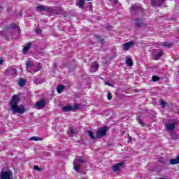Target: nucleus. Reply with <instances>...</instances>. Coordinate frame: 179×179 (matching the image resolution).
Returning <instances> with one entry per match:
<instances>
[{
    "mask_svg": "<svg viewBox=\"0 0 179 179\" xmlns=\"http://www.w3.org/2000/svg\"><path fill=\"white\" fill-rule=\"evenodd\" d=\"M19 95H14L11 98V101H10V111H12L13 114H23L25 111L24 106L23 105H17L20 101Z\"/></svg>",
    "mask_w": 179,
    "mask_h": 179,
    "instance_id": "nucleus-1",
    "label": "nucleus"
},
{
    "mask_svg": "<svg viewBox=\"0 0 179 179\" xmlns=\"http://www.w3.org/2000/svg\"><path fill=\"white\" fill-rule=\"evenodd\" d=\"M108 131V129L104 127L98 130L96 134V136L93 135L92 131H88V135L91 138V139H96V138H101V136H104L106 134H107Z\"/></svg>",
    "mask_w": 179,
    "mask_h": 179,
    "instance_id": "nucleus-2",
    "label": "nucleus"
},
{
    "mask_svg": "<svg viewBox=\"0 0 179 179\" xmlns=\"http://www.w3.org/2000/svg\"><path fill=\"white\" fill-rule=\"evenodd\" d=\"M27 71L30 72L31 73H36V72H38L41 69V64H38L37 68H34L33 65V61L27 60L26 62Z\"/></svg>",
    "mask_w": 179,
    "mask_h": 179,
    "instance_id": "nucleus-3",
    "label": "nucleus"
},
{
    "mask_svg": "<svg viewBox=\"0 0 179 179\" xmlns=\"http://www.w3.org/2000/svg\"><path fill=\"white\" fill-rule=\"evenodd\" d=\"M13 175L10 171H1L0 172V179H12Z\"/></svg>",
    "mask_w": 179,
    "mask_h": 179,
    "instance_id": "nucleus-4",
    "label": "nucleus"
},
{
    "mask_svg": "<svg viewBox=\"0 0 179 179\" xmlns=\"http://www.w3.org/2000/svg\"><path fill=\"white\" fill-rule=\"evenodd\" d=\"M175 128H176V122L169 121L165 123L166 131H168L169 132H171L172 131H174Z\"/></svg>",
    "mask_w": 179,
    "mask_h": 179,
    "instance_id": "nucleus-5",
    "label": "nucleus"
},
{
    "mask_svg": "<svg viewBox=\"0 0 179 179\" xmlns=\"http://www.w3.org/2000/svg\"><path fill=\"white\" fill-rule=\"evenodd\" d=\"M79 163H85V159L83 158H80L73 161V167L76 171H79V169H80Z\"/></svg>",
    "mask_w": 179,
    "mask_h": 179,
    "instance_id": "nucleus-6",
    "label": "nucleus"
},
{
    "mask_svg": "<svg viewBox=\"0 0 179 179\" xmlns=\"http://www.w3.org/2000/svg\"><path fill=\"white\" fill-rule=\"evenodd\" d=\"M44 107H45V101L44 100L37 102L35 105L36 110H41V108H44Z\"/></svg>",
    "mask_w": 179,
    "mask_h": 179,
    "instance_id": "nucleus-7",
    "label": "nucleus"
},
{
    "mask_svg": "<svg viewBox=\"0 0 179 179\" xmlns=\"http://www.w3.org/2000/svg\"><path fill=\"white\" fill-rule=\"evenodd\" d=\"M37 12H40L41 10H45V12H52V10L50 7H44V6H38L36 7Z\"/></svg>",
    "mask_w": 179,
    "mask_h": 179,
    "instance_id": "nucleus-8",
    "label": "nucleus"
},
{
    "mask_svg": "<svg viewBox=\"0 0 179 179\" xmlns=\"http://www.w3.org/2000/svg\"><path fill=\"white\" fill-rule=\"evenodd\" d=\"M134 44H135V42H134V41H131L129 43H126L123 45V50L124 51H128V50H129V48L131 47H132L134 45Z\"/></svg>",
    "mask_w": 179,
    "mask_h": 179,
    "instance_id": "nucleus-9",
    "label": "nucleus"
},
{
    "mask_svg": "<svg viewBox=\"0 0 179 179\" xmlns=\"http://www.w3.org/2000/svg\"><path fill=\"white\" fill-rule=\"evenodd\" d=\"M99 69V63L96 62H94L92 64L90 67V72H96V71Z\"/></svg>",
    "mask_w": 179,
    "mask_h": 179,
    "instance_id": "nucleus-10",
    "label": "nucleus"
},
{
    "mask_svg": "<svg viewBox=\"0 0 179 179\" xmlns=\"http://www.w3.org/2000/svg\"><path fill=\"white\" fill-rule=\"evenodd\" d=\"M78 108V106H76L75 108L71 106H67L62 107V110L64 111V113H67V111H73Z\"/></svg>",
    "mask_w": 179,
    "mask_h": 179,
    "instance_id": "nucleus-11",
    "label": "nucleus"
},
{
    "mask_svg": "<svg viewBox=\"0 0 179 179\" xmlns=\"http://www.w3.org/2000/svg\"><path fill=\"white\" fill-rule=\"evenodd\" d=\"M122 164H124V163H122V162L116 164H115V165H113V166H112V169H113L115 173H117V171H120V167L122 166Z\"/></svg>",
    "mask_w": 179,
    "mask_h": 179,
    "instance_id": "nucleus-12",
    "label": "nucleus"
},
{
    "mask_svg": "<svg viewBox=\"0 0 179 179\" xmlns=\"http://www.w3.org/2000/svg\"><path fill=\"white\" fill-rule=\"evenodd\" d=\"M166 0H152L151 3L154 5L155 6H160L163 2H164Z\"/></svg>",
    "mask_w": 179,
    "mask_h": 179,
    "instance_id": "nucleus-13",
    "label": "nucleus"
},
{
    "mask_svg": "<svg viewBox=\"0 0 179 179\" xmlns=\"http://www.w3.org/2000/svg\"><path fill=\"white\" fill-rule=\"evenodd\" d=\"M163 56V50H159L157 54L154 55L155 59L157 60Z\"/></svg>",
    "mask_w": 179,
    "mask_h": 179,
    "instance_id": "nucleus-14",
    "label": "nucleus"
},
{
    "mask_svg": "<svg viewBox=\"0 0 179 179\" xmlns=\"http://www.w3.org/2000/svg\"><path fill=\"white\" fill-rule=\"evenodd\" d=\"M135 24L137 27H142L143 26V22L142 20L136 19L135 20Z\"/></svg>",
    "mask_w": 179,
    "mask_h": 179,
    "instance_id": "nucleus-15",
    "label": "nucleus"
},
{
    "mask_svg": "<svg viewBox=\"0 0 179 179\" xmlns=\"http://www.w3.org/2000/svg\"><path fill=\"white\" fill-rule=\"evenodd\" d=\"M31 47V43H27V45L22 50L23 54H27V51L30 50Z\"/></svg>",
    "mask_w": 179,
    "mask_h": 179,
    "instance_id": "nucleus-16",
    "label": "nucleus"
},
{
    "mask_svg": "<svg viewBox=\"0 0 179 179\" xmlns=\"http://www.w3.org/2000/svg\"><path fill=\"white\" fill-rule=\"evenodd\" d=\"M76 5L78 8L83 9V6H85V0H79L77 1Z\"/></svg>",
    "mask_w": 179,
    "mask_h": 179,
    "instance_id": "nucleus-17",
    "label": "nucleus"
},
{
    "mask_svg": "<svg viewBox=\"0 0 179 179\" xmlns=\"http://www.w3.org/2000/svg\"><path fill=\"white\" fill-rule=\"evenodd\" d=\"M179 163V155L177 156L176 159H172L170 160V164H178Z\"/></svg>",
    "mask_w": 179,
    "mask_h": 179,
    "instance_id": "nucleus-18",
    "label": "nucleus"
},
{
    "mask_svg": "<svg viewBox=\"0 0 179 179\" xmlns=\"http://www.w3.org/2000/svg\"><path fill=\"white\" fill-rule=\"evenodd\" d=\"M161 45L162 47H166L167 48H171V45H173V44H171V43H169V42H162L161 43Z\"/></svg>",
    "mask_w": 179,
    "mask_h": 179,
    "instance_id": "nucleus-19",
    "label": "nucleus"
},
{
    "mask_svg": "<svg viewBox=\"0 0 179 179\" xmlns=\"http://www.w3.org/2000/svg\"><path fill=\"white\" fill-rule=\"evenodd\" d=\"M126 64L127 65V66H132V65H134V62H132V59H131V58H127L126 59Z\"/></svg>",
    "mask_w": 179,
    "mask_h": 179,
    "instance_id": "nucleus-20",
    "label": "nucleus"
},
{
    "mask_svg": "<svg viewBox=\"0 0 179 179\" xmlns=\"http://www.w3.org/2000/svg\"><path fill=\"white\" fill-rule=\"evenodd\" d=\"M10 27L11 29H13L14 30H15V31H20V28L16 25L15 24H12Z\"/></svg>",
    "mask_w": 179,
    "mask_h": 179,
    "instance_id": "nucleus-21",
    "label": "nucleus"
},
{
    "mask_svg": "<svg viewBox=\"0 0 179 179\" xmlns=\"http://www.w3.org/2000/svg\"><path fill=\"white\" fill-rule=\"evenodd\" d=\"M18 85H19V86H20V87H23V86H24V85H26V80L20 78L18 80Z\"/></svg>",
    "mask_w": 179,
    "mask_h": 179,
    "instance_id": "nucleus-22",
    "label": "nucleus"
},
{
    "mask_svg": "<svg viewBox=\"0 0 179 179\" xmlns=\"http://www.w3.org/2000/svg\"><path fill=\"white\" fill-rule=\"evenodd\" d=\"M62 90H64V86L63 85H59L57 87V92L58 93H61L62 92Z\"/></svg>",
    "mask_w": 179,
    "mask_h": 179,
    "instance_id": "nucleus-23",
    "label": "nucleus"
},
{
    "mask_svg": "<svg viewBox=\"0 0 179 179\" xmlns=\"http://www.w3.org/2000/svg\"><path fill=\"white\" fill-rule=\"evenodd\" d=\"M9 72H10L11 75H16V69L15 68H10L8 69Z\"/></svg>",
    "mask_w": 179,
    "mask_h": 179,
    "instance_id": "nucleus-24",
    "label": "nucleus"
},
{
    "mask_svg": "<svg viewBox=\"0 0 179 179\" xmlns=\"http://www.w3.org/2000/svg\"><path fill=\"white\" fill-rule=\"evenodd\" d=\"M159 77L156 76H153L152 78V80L153 82H157V80H159Z\"/></svg>",
    "mask_w": 179,
    "mask_h": 179,
    "instance_id": "nucleus-25",
    "label": "nucleus"
},
{
    "mask_svg": "<svg viewBox=\"0 0 179 179\" xmlns=\"http://www.w3.org/2000/svg\"><path fill=\"white\" fill-rule=\"evenodd\" d=\"M69 131H70V134H71L73 135V134H76V130H75L73 127H71Z\"/></svg>",
    "mask_w": 179,
    "mask_h": 179,
    "instance_id": "nucleus-26",
    "label": "nucleus"
},
{
    "mask_svg": "<svg viewBox=\"0 0 179 179\" xmlns=\"http://www.w3.org/2000/svg\"><path fill=\"white\" fill-rule=\"evenodd\" d=\"M131 10H138V8H136V5L133 4V5L131 6Z\"/></svg>",
    "mask_w": 179,
    "mask_h": 179,
    "instance_id": "nucleus-27",
    "label": "nucleus"
},
{
    "mask_svg": "<svg viewBox=\"0 0 179 179\" xmlns=\"http://www.w3.org/2000/svg\"><path fill=\"white\" fill-rule=\"evenodd\" d=\"M107 98H108V100H111V99H113V96H111L110 92H108Z\"/></svg>",
    "mask_w": 179,
    "mask_h": 179,
    "instance_id": "nucleus-28",
    "label": "nucleus"
},
{
    "mask_svg": "<svg viewBox=\"0 0 179 179\" xmlns=\"http://www.w3.org/2000/svg\"><path fill=\"white\" fill-rule=\"evenodd\" d=\"M36 34H41V29H36Z\"/></svg>",
    "mask_w": 179,
    "mask_h": 179,
    "instance_id": "nucleus-29",
    "label": "nucleus"
},
{
    "mask_svg": "<svg viewBox=\"0 0 179 179\" xmlns=\"http://www.w3.org/2000/svg\"><path fill=\"white\" fill-rule=\"evenodd\" d=\"M94 38H96L97 40H99V41H100L101 43H103V40H101V39H100V36L96 35V36H94Z\"/></svg>",
    "mask_w": 179,
    "mask_h": 179,
    "instance_id": "nucleus-30",
    "label": "nucleus"
},
{
    "mask_svg": "<svg viewBox=\"0 0 179 179\" xmlns=\"http://www.w3.org/2000/svg\"><path fill=\"white\" fill-rule=\"evenodd\" d=\"M38 137H31L30 138V141H38Z\"/></svg>",
    "mask_w": 179,
    "mask_h": 179,
    "instance_id": "nucleus-31",
    "label": "nucleus"
},
{
    "mask_svg": "<svg viewBox=\"0 0 179 179\" xmlns=\"http://www.w3.org/2000/svg\"><path fill=\"white\" fill-rule=\"evenodd\" d=\"M34 170H38V171H40V167H38V166H34Z\"/></svg>",
    "mask_w": 179,
    "mask_h": 179,
    "instance_id": "nucleus-32",
    "label": "nucleus"
},
{
    "mask_svg": "<svg viewBox=\"0 0 179 179\" xmlns=\"http://www.w3.org/2000/svg\"><path fill=\"white\" fill-rule=\"evenodd\" d=\"M161 106H166V102L164 101H161Z\"/></svg>",
    "mask_w": 179,
    "mask_h": 179,
    "instance_id": "nucleus-33",
    "label": "nucleus"
},
{
    "mask_svg": "<svg viewBox=\"0 0 179 179\" xmlns=\"http://www.w3.org/2000/svg\"><path fill=\"white\" fill-rule=\"evenodd\" d=\"M3 64V59H0V65H2Z\"/></svg>",
    "mask_w": 179,
    "mask_h": 179,
    "instance_id": "nucleus-34",
    "label": "nucleus"
},
{
    "mask_svg": "<svg viewBox=\"0 0 179 179\" xmlns=\"http://www.w3.org/2000/svg\"><path fill=\"white\" fill-rule=\"evenodd\" d=\"M105 85H110V83H108V82H106V83H105Z\"/></svg>",
    "mask_w": 179,
    "mask_h": 179,
    "instance_id": "nucleus-35",
    "label": "nucleus"
},
{
    "mask_svg": "<svg viewBox=\"0 0 179 179\" xmlns=\"http://www.w3.org/2000/svg\"><path fill=\"white\" fill-rule=\"evenodd\" d=\"M131 136H129V142H131Z\"/></svg>",
    "mask_w": 179,
    "mask_h": 179,
    "instance_id": "nucleus-36",
    "label": "nucleus"
},
{
    "mask_svg": "<svg viewBox=\"0 0 179 179\" xmlns=\"http://www.w3.org/2000/svg\"><path fill=\"white\" fill-rule=\"evenodd\" d=\"M140 124L141 125H143V122H142V121H140Z\"/></svg>",
    "mask_w": 179,
    "mask_h": 179,
    "instance_id": "nucleus-37",
    "label": "nucleus"
},
{
    "mask_svg": "<svg viewBox=\"0 0 179 179\" xmlns=\"http://www.w3.org/2000/svg\"><path fill=\"white\" fill-rule=\"evenodd\" d=\"M115 3H117V0H114Z\"/></svg>",
    "mask_w": 179,
    "mask_h": 179,
    "instance_id": "nucleus-38",
    "label": "nucleus"
},
{
    "mask_svg": "<svg viewBox=\"0 0 179 179\" xmlns=\"http://www.w3.org/2000/svg\"><path fill=\"white\" fill-rule=\"evenodd\" d=\"M87 1H90V0H87Z\"/></svg>",
    "mask_w": 179,
    "mask_h": 179,
    "instance_id": "nucleus-39",
    "label": "nucleus"
}]
</instances>
